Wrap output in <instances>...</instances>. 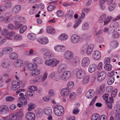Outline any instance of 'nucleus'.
<instances>
[{"instance_id":"obj_1","label":"nucleus","mask_w":120,"mask_h":120,"mask_svg":"<svg viewBox=\"0 0 120 120\" xmlns=\"http://www.w3.org/2000/svg\"><path fill=\"white\" fill-rule=\"evenodd\" d=\"M74 71L78 79H82L86 76L85 71L84 70L82 69L79 68H76L74 69Z\"/></svg>"},{"instance_id":"obj_2","label":"nucleus","mask_w":120,"mask_h":120,"mask_svg":"<svg viewBox=\"0 0 120 120\" xmlns=\"http://www.w3.org/2000/svg\"><path fill=\"white\" fill-rule=\"evenodd\" d=\"M59 61L57 59L52 58L46 60L45 62V64L46 65L54 67L56 66L59 63Z\"/></svg>"},{"instance_id":"obj_3","label":"nucleus","mask_w":120,"mask_h":120,"mask_svg":"<svg viewBox=\"0 0 120 120\" xmlns=\"http://www.w3.org/2000/svg\"><path fill=\"white\" fill-rule=\"evenodd\" d=\"M73 53L70 50L65 51L63 54V57L66 60H69L72 59L74 57Z\"/></svg>"},{"instance_id":"obj_4","label":"nucleus","mask_w":120,"mask_h":120,"mask_svg":"<svg viewBox=\"0 0 120 120\" xmlns=\"http://www.w3.org/2000/svg\"><path fill=\"white\" fill-rule=\"evenodd\" d=\"M64 112L63 107L62 106H59L55 107L54 112L55 114L58 116H60L63 115Z\"/></svg>"},{"instance_id":"obj_5","label":"nucleus","mask_w":120,"mask_h":120,"mask_svg":"<svg viewBox=\"0 0 120 120\" xmlns=\"http://www.w3.org/2000/svg\"><path fill=\"white\" fill-rule=\"evenodd\" d=\"M81 38L80 36L76 34L72 35L70 38L71 42L74 44L78 43L80 41Z\"/></svg>"},{"instance_id":"obj_6","label":"nucleus","mask_w":120,"mask_h":120,"mask_svg":"<svg viewBox=\"0 0 120 120\" xmlns=\"http://www.w3.org/2000/svg\"><path fill=\"white\" fill-rule=\"evenodd\" d=\"M90 63V58L88 57H84L82 60V66L84 68L87 67Z\"/></svg>"},{"instance_id":"obj_7","label":"nucleus","mask_w":120,"mask_h":120,"mask_svg":"<svg viewBox=\"0 0 120 120\" xmlns=\"http://www.w3.org/2000/svg\"><path fill=\"white\" fill-rule=\"evenodd\" d=\"M71 73L69 71H64L62 75V79L65 81L68 79L71 76Z\"/></svg>"},{"instance_id":"obj_8","label":"nucleus","mask_w":120,"mask_h":120,"mask_svg":"<svg viewBox=\"0 0 120 120\" xmlns=\"http://www.w3.org/2000/svg\"><path fill=\"white\" fill-rule=\"evenodd\" d=\"M67 66L66 64L64 63L61 64L58 67L57 71L59 73H62L67 69Z\"/></svg>"},{"instance_id":"obj_9","label":"nucleus","mask_w":120,"mask_h":120,"mask_svg":"<svg viewBox=\"0 0 120 120\" xmlns=\"http://www.w3.org/2000/svg\"><path fill=\"white\" fill-rule=\"evenodd\" d=\"M106 74L105 71H103L101 72L98 74L97 80L99 82L103 81L105 78Z\"/></svg>"},{"instance_id":"obj_10","label":"nucleus","mask_w":120,"mask_h":120,"mask_svg":"<svg viewBox=\"0 0 120 120\" xmlns=\"http://www.w3.org/2000/svg\"><path fill=\"white\" fill-rule=\"evenodd\" d=\"M92 56L94 59L96 60H98L101 58V53L98 50L94 51L92 53Z\"/></svg>"},{"instance_id":"obj_11","label":"nucleus","mask_w":120,"mask_h":120,"mask_svg":"<svg viewBox=\"0 0 120 120\" xmlns=\"http://www.w3.org/2000/svg\"><path fill=\"white\" fill-rule=\"evenodd\" d=\"M9 112V109L5 105H2L0 107V114H6Z\"/></svg>"},{"instance_id":"obj_12","label":"nucleus","mask_w":120,"mask_h":120,"mask_svg":"<svg viewBox=\"0 0 120 120\" xmlns=\"http://www.w3.org/2000/svg\"><path fill=\"white\" fill-rule=\"evenodd\" d=\"M10 60L8 59H4L3 60L1 66L4 68H7L10 66Z\"/></svg>"},{"instance_id":"obj_13","label":"nucleus","mask_w":120,"mask_h":120,"mask_svg":"<svg viewBox=\"0 0 120 120\" xmlns=\"http://www.w3.org/2000/svg\"><path fill=\"white\" fill-rule=\"evenodd\" d=\"M53 53L50 52H47L44 53L43 57L45 60H47L53 57Z\"/></svg>"},{"instance_id":"obj_14","label":"nucleus","mask_w":120,"mask_h":120,"mask_svg":"<svg viewBox=\"0 0 120 120\" xmlns=\"http://www.w3.org/2000/svg\"><path fill=\"white\" fill-rule=\"evenodd\" d=\"M54 49L55 51L57 52H62L65 50V47L64 45H57L55 46Z\"/></svg>"},{"instance_id":"obj_15","label":"nucleus","mask_w":120,"mask_h":120,"mask_svg":"<svg viewBox=\"0 0 120 120\" xmlns=\"http://www.w3.org/2000/svg\"><path fill=\"white\" fill-rule=\"evenodd\" d=\"M37 41L40 44L45 45L49 43V40L48 38L44 37L43 38H39L37 39Z\"/></svg>"},{"instance_id":"obj_16","label":"nucleus","mask_w":120,"mask_h":120,"mask_svg":"<svg viewBox=\"0 0 120 120\" xmlns=\"http://www.w3.org/2000/svg\"><path fill=\"white\" fill-rule=\"evenodd\" d=\"M26 117L28 120H34L35 119V115L32 112H27L26 114Z\"/></svg>"},{"instance_id":"obj_17","label":"nucleus","mask_w":120,"mask_h":120,"mask_svg":"<svg viewBox=\"0 0 120 120\" xmlns=\"http://www.w3.org/2000/svg\"><path fill=\"white\" fill-rule=\"evenodd\" d=\"M71 90L67 88L62 89L60 91V94L62 96H67L70 93Z\"/></svg>"},{"instance_id":"obj_18","label":"nucleus","mask_w":120,"mask_h":120,"mask_svg":"<svg viewBox=\"0 0 120 120\" xmlns=\"http://www.w3.org/2000/svg\"><path fill=\"white\" fill-rule=\"evenodd\" d=\"M27 66L28 69L30 71H32L36 69L38 67L36 64L32 63L27 64Z\"/></svg>"},{"instance_id":"obj_19","label":"nucleus","mask_w":120,"mask_h":120,"mask_svg":"<svg viewBox=\"0 0 120 120\" xmlns=\"http://www.w3.org/2000/svg\"><path fill=\"white\" fill-rule=\"evenodd\" d=\"M74 15V13L72 11L69 10L67 12L65 15V17L66 19L71 20L73 18Z\"/></svg>"},{"instance_id":"obj_20","label":"nucleus","mask_w":120,"mask_h":120,"mask_svg":"<svg viewBox=\"0 0 120 120\" xmlns=\"http://www.w3.org/2000/svg\"><path fill=\"white\" fill-rule=\"evenodd\" d=\"M80 61L79 58L77 57H75L72 61V65L75 67L77 66Z\"/></svg>"},{"instance_id":"obj_21","label":"nucleus","mask_w":120,"mask_h":120,"mask_svg":"<svg viewBox=\"0 0 120 120\" xmlns=\"http://www.w3.org/2000/svg\"><path fill=\"white\" fill-rule=\"evenodd\" d=\"M97 65L95 64L90 65L88 68V71L89 73H92L94 71L96 70Z\"/></svg>"},{"instance_id":"obj_22","label":"nucleus","mask_w":120,"mask_h":120,"mask_svg":"<svg viewBox=\"0 0 120 120\" xmlns=\"http://www.w3.org/2000/svg\"><path fill=\"white\" fill-rule=\"evenodd\" d=\"M68 38V35L66 33H64L60 34L58 37V39L61 41H66Z\"/></svg>"},{"instance_id":"obj_23","label":"nucleus","mask_w":120,"mask_h":120,"mask_svg":"<svg viewBox=\"0 0 120 120\" xmlns=\"http://www.w3.org/2000/svg\"><path fill=\"white\" fill-rule=\"evenodd\" d=\"M94 47V45L93 44H90L89 45L86 51L87 54L88 55H89L91 54Z\"/></svg>"},{"instance_id":"obj_24","label":"nucleus","mask_w":120,"mask_h":120,"mask_svg":"<svg viewBox=\"0 0 120 120\" xmlns=\"http://www.w3.org/2000/svg\"><path fill=\"white\" fill-rule=\"evenodd\" d=\"M49 77L50 78H53L56 81H58L59 80L57 75H56L55 72H53L50 74L48 75Z\"/></svg>"},{"instance_id":"obj_25","label":"nucleus","mask_w":120,"mask_h":120,"mask_svg":"<svg viewBox=\"0 0 120 120\" xmlns=\"http://www.w3.org/2000/svg\"><path fill=\"white\" fill-rule=\"evenodd\" d=\"M44 112L45 114L47 115H51L52 113L51 108L50 107L46 108L44 110Z\"/></svg>"},{"instance_id":"obj_26","label":"nucleus","mask_w":120,"mask_h":120,"mask_svg":"<svg viewBox=\"0 0 120 120\" xmlns=\"http://www.w3.org/2000/svg\"><path fill=\"white\" fill-rule=\"evenodd\" d=\"M28 52L29 53L28 54V56H33L38 54V52L32 49H29Z\"/></svg>"},{"instance_id":"obj_27","label":"nucleus","mask_w":120,"mask_h":120,"mask_svg":"<svg viewBox=\"0 0 120 120\" xmlns=\"http://www.w3.org/2000/svg\"><path fill=\"white\" fill-rule=\"evenodd\" d=\"M23 115V114L22 112L20 111L17 112L15 114V116L16 117V119L15 118V120H21Z\"/></svg>"},{"instance_id":"obj_28","label":"nucleus","mask_w":120,"mask_h":120,"mask_svg":"<svg viewBox=\"0 0 120 120\" xmlns=\"http://www.w3.org/2000/svg\"><path fill=\"white\" fill-rule=\"evenodd\" d=\"M46 32L48 33L52 34H55L56 32L55 29L50 26H49L47 28Z\"/></svg>"},{"instance_id":"obj_29","label":"nucleus","mask_w":120,"mask_h":120,"mask_svg":"<svg viewBox=\"0 0 120 120\" xmlns=\"http://www.w3.org/2000/svg\"><path fill=\"white\" fill-rule=\"evenodd\" d=\"M33 61L34 62V64H41L42 63V60L41 58L37 57L33 60Z\"/></svg>"},{"instance_id":"obj_30","label":"nucleus","mask_w":120,"mask_h":120,"mask_svg":"<svg viewBox=\"0 0 120 120\" xmlns=\"http://www.w3.org/2000/svg\"><path fill=\"white\" fill-rule=\"evenodd\" d=\"M15 79L18 80L17 84H15L16 90L20 88V85L22 84V81L19 80V78L16 76H15Z\"/></svg>"},{"instance_id":"obj_31","label":"nucleus","mask_w":120,"mask_h":120,"mask_svg":"<svg viewBox=\"0 0 120 120\" xmlns=\"http://www.w3.org/2000/svg\"><path fill=\"white\" fill-rule=\"evenodd\" d=\"M23 64V62L21 59H18L15 61V67H20L22 66Z\"/></svg>"},{"instance_id":"obj_32","label":"nucleus","mask_w":120,"mask_h":120,"mask_svg":"<svg viewBox=\"0 0 120 120\" xmlns=\"http://www.w3.org/2000/svg\"><path fill=\"white\" fill-rule=\"evenodd\" d=\"M32 71L31 73V75L33 76H36L38 75L40 73L39 70L36 69L32 70Z\"/></svg>"},{"instance_id":"obj_33","label":"nucleus","mask_w":120,"mask_h":120,"mask_svg":"<svg viewBox=\"0 0 120 120\" xmlns=\"http://www.w3.org/2000/svg\"><path fill=\"white\" fill-rule=\"evenodd\" d=\"M90 76L89 75L86 76L85 78L83 79L82 81V83L83 85L86 84L89 82Z\"/></svg>"},{"instance_id":"obj_34","label":"nucleus","mask_w":120,"mask_h":120,"mask_svg":"<svg viewBox=\"0 0 120 120\" xmlns=\"http://www.w3.org/2000/svg\"><path fill=\"white\" fill-rule=\"evenodd\" d=\"M12 48L10 47H7L4 48L3 49V52L6 53H8L12 51Z\"/></svg>"},{"instance_id":"obj_35","label":"nucleus","mask_w":120,"mask_h":120,"mask_svg":"<svg viewBox=\"0 0 120 120\" xmlns=\"http://www.w3.org/2000/svg\"><path fill=\"white\" fill-rule=\"evenodd\" d=\"M118 44V42L116 40L113 41L111 42V45L113 48H115L117 47Z\"/></svg>"},{"instance_id":"obj_36","label":"nucleus","mask_w":120,"mask_h":120,"mask_svg":"<svg viewBox=\"0 0 120 120\" xmlns=\"http://www.w3.org/2000/svg\"><path fill=\"white\" fill-rule=\"evenodd\" d=\"M76 97V93L74 92H72L70 94L69 99L71 101L74 100L75 99Z\"/></svg>"},{"instance_id":"obj_37","label":"nucleus","mask_w":120,"mask_h":120,"mask_svg":"<svg viewBox=\"0 0 120 120\" xmlns=\"http://www.w3.org/2000/svg\"><path fill=\"white\" fill-rule=\"evenodd\" d=\"M15 19L17 20H19L21 22H25L26 21L24 17L19 16L17 15L15 16Z\"/></svg>"},{"instance_id":"obj_38","label":"nucleus","mask_w":120,"mask_h":120,"mask_svg":"<svg viewBox=\"0 0 120 120\" xmlns=\"http://www.w3.org/2000/svg\"><path fill=\"white\" fill-rule=\"evenodd\" d=\"M112 18V17L111 16H108L104 20V25H107L111 20Z\"/></svg>"},{"instance_id":"obj_39","label":"nucleus","mask_w":120,"mask_h":120,"mask_svg":"<svg viewBox=\"0 0 120 120\" xmlns=\"http://www.w3.org/2000/svg\"><path fill=\"white\" fill-rule=\"evenodd\" d=\"M91 120H100L99 115L98 114H93L91 117Z\"/></svg>"},{"instance_id":"obj_40","label":"nucleus","mask_w":120,"mask_h":120,"mask_svg":"<svg viewBox=\"0 0 120 120\" xmlns=\"http://www.w3.org/2000/svg\"><path fill=\"white\" fill-rule=\"evenodd\" d=\"M19 100H20L21 102L23 105H25L27 104V99L23 97H20L19 98Z\"/></svg>"},{"instance_id":"obj_41","label":"nucleus","mask_w":120,"mask_h":120,"mask_svg":"<svg viewBox=\"0 0 120 120\" xmlns=\"http://www.w3.org/2000/svg\"><path fill=\"white\" fill-rule=\"evenodd\" d=\"M89 27V25L88 23L86 22L82 25V29L83 30H88Z\"/></svg>"},{"instance_id":"obj_42","label":"nucleus","mask_w":120,"mask_h":120,"mask_svg":"<svg viewBox=\"0 0 120 120\" xmlns=\"http://www.w3.org/2000/svg\"><path fill=\"white\" fill-rule=\"evenodd\" d=\"M74 83L73 81H70L68 82L67 84V88L68 89H69L70 90L74 86Z\"/></svg>"},{"instance_id":"obj_43","label":"nucleus","mask_w":120,"mask_h":120,"mask_svg":"<svg viewBox=\"0 0 120 120\" xmlns=\"http://www.w3.org/2000/svg\"><path fill=\"white\" fill-rule=\"evenodd\" d=\"M29 107L28 109V111H30L32 109H34L35 107V105L33 103H30L28 105Z\"/></svg>"},{"instance_id":"obj_44","label":"nucleus","mask_w":120,"mask_h":120,"mask_svg":"<svg viewBox=\"0 0 120 120\" xmlns=\"http://www.w3.org/2000/svg\"><path fill=\"white\" fill-rule=\"evenodd\" d=\"M106 14H104L101 15L99 19V22H103L105 19L106 18Z\"/></svg>"},{"instance_id":"obj_45","label":"nucleus","mask_w":120,"mask_h":120,"mask_svg":"<svg viewBox=\"0 0 120 120\" xmlns=\"http://www.w3.org/2000/svg\"><path fill=\"white\" fill-rule=\"evenodd\" d=\"M115 79L114 77H111L107 81V83L109 85L112 84L114 82Z\"/></svg>"},{"instance_id":"obj_46","label":"nucleus","mask_w":120,"mask_h":120,"mask_svg":"<svg viewBox=\"0 0 120 120\" xmlns=\"http://www.w3.org/2000/svg\"><path fill=\"white\" fill-rule=\"evenodd\" d=\"M35 35L33 33L29 34L27 35L28 38L30 40H33L35 38Z\"/></svg>"},{"instance_id":"obj_47","label":"nucleus","mask_w":120,"mask_h":120,"mask_svg":"<svg viewBox=\"0 0 120 120\" xmlns=\"http://www.w3.org/2000/svg\"><path fill=\"white\" fill-rule=\"evenodd\" d=\"M22 25V24L18 21H15V30L19 29Z\"/></svg>"},{"instance_id":"obj_48","label":"nucleus","mask_w":120,"mask_h":120,"mask_svg":"<svg viewBox=\"0 0 120 120\" xmlns=\"http://www.w3.org/2000/svg\"><path fill=\"white\" fill-rule=\"evenodd\" d=\"M27 29V27L26 26H23L20 29L19 31V33L21 34H22L24 33Z\"/></svg>"},{"instance_id":"obj_49","label":"nucleus","mask_w":120,"mask_h":120,"mask_svg":"<svg viewBox=\"0 0 120 120\" xmlns=\"http://www.w3.org/2000/svg\"><path fill=\"white\" fill-rule=\"evenodd\" d=\"M104 68L105 70L109 71H110L112 69V66L110 64L105 65L104 66Z\"/></svg>"},{"instance_id":"obj_50","label":"nucleus","mask_w":120,"mask_h":120,"mask_svg":"<svg viewBox=\"0 0 120 120\" xmlns=\"http://www.w3.org/2000/svg\"><path fill=\"white\" fill-rule=\"evenodd\" d=\"M15 34L14 32H11L9 33L6 34L5 35V36L7 38H10L12 37Z\"/></svg>"},{"instance_id":"obj_51","label":"nucleus","mask_w":120,"mask_h":120,"mask_svg":"<svg viewBox=\"0 0 120 120\" xmlns=\"http://www.w3.org/2000/svg\"><path fill=\"white\" fill-rule=\"evenodd\" d=\"M56 13L57 16L59 17L62 16L64 14V12L61 10H59L57 11Z\"/></svg>"},{"instance_id":"obj_52","label":"nucleus","mask_w":120,"mask_h":120,"mask_svg":"<svg viewBox=\"0 0 120 120\" xmlns=\"http://www.w3.org/2000/svg\"><path fill=\"white\" fill-rule=\"evenodd\" d=\"M119 26V24L118 23L116 22H114L112 23V26H112L113 28H115L116 30V29Z\"/></svg>"},{"instance_id":"obj_53","label":"nucleus","mask_w":120,"mask_h":120,"mask_svg":"<svg viewBox=\"0 0 120 120\" xmlns=\"http://www.w3.org/2000/svg\"><path fill=\"white\" fill-rule=\"evenodd\" d=\"M115 29L113 28L112 26H110L109 27V31L108 32V34H112L114 32H115Z\"/></svg>"},{"instance_id":"obj_54","label":"nucleus","mask_w":120,"mask_h":120,"mask_svg":"<svg viewBox=\"0 0 120 120\" xmlns=\"http://www.w3.org/2000/svg\"><path fill=\"white\" fill-rule=\"evenodd\" d=\"M14 99L15 98H14L10 96L7 97L5 98V100L7 101H12L14 100Z\"/></svg>"},{"instance_id":"obj_55","label":"nucleus","mask_w":120,"mask_h":120,"mask_svg":"<svg viewBox=\"0 0 120 120\" xmlns=\"http://www.w3.org/2000/svg\"><path fill=\"white\" fill-rule=\"evenodd\" d=\"M23 39V37L22 36L19 34L15 35V40L20 41Z\"/></svg>"},{"instance_id":"obj_56","label":"nucleus","mask_w":120,"mask_h":120,"mask_svg":"<svg viewBox=\"0 0 120 120\" xmlns=\"http://www.w3.org/2000/svg\"><path fill=\"white\" fill-rule=\"evenodd\" d=\"M119 36V34L116 31L114 32L112 34V37L115 38H118Z\"/></svg>"},{"instance_id":"obj_57","label":"nucleus","mask_w":120,"mask_h":120,"mask_svg":"<svg viewBox=\"0 0 120 120\" xmlns=\"http://www.w3.org/2000/svg\"><path fill=\"white\" fill-rule=\"evenodd\" d=\"M82 20V19H79L77 20V21L74 26V28H75L79 26Z\"/></svg>"},{"instance_id":"obj_58","label":"nucleus","mask_w":120,"mask_h":120,"mask_svg":"<svg viewBox=\"0 0 120 120\" xmlns=\"http://www.w3.org/2000/svg\"><path fill=\"white\" fill-rule=\"evenodd\" d=\"M56 8V7L52 5H50L47 8V9L49 11H51Z\"/></svg>"},{"instance_id":"obj_59","label":"nucleus","mask_w":120,"mask_h":120,"mask_svg":"<svg viewBox=\"0 0 120 120\" xmlns=\"http://www.w3.org/2000/svg\"><path fill=\"white\" fill-rule=\"evenodd\" d=\"M28 89L30 90H31L32 91L34 92V91H36L37 88L36 87L34 86H29L28 87Z\"/></svg>"},{"instance_id":"obj_60","label":"nucleus","mask_w":120,"mask_h":120,"mask_svg":"<svg viewBox=\"0 0 120 120\" xmlns=\"http://www.w3.org/2000/svg\"><path fill=\"white\" fill-rule=\"evenodd\" d=\"M104 62L105 65L109 64L110 63L109 58L108 57L106 58L104 60Z\"/></svg>"},{"instance_id":"obj_61","label":"nucleus","mask_w":120,"mask_h":120,"mask_svg":"<svg viewBox=\"0 0 120 120\" xmlns=\"http://www.w3.org/2000/svg\"><path fill=\"white\" fill-rule=\"evenodd\" d=\"M9 57L10 60H15V53L12 52L10 54Z\"/></svg>"},{"instance_id":"obj_62","label":"nucleus","mask_w":120,"mask_h":120,"mask_svg":"<svg viewBox=\"0 0 120 120\" xmlns=\"http://www.w3.org/2000/svg\"><path fill=\"white\" fill-rule=\"evenodd\" d=\"M79 109L77 107H76L73 110L72 112L74 114H77L79 113Z\"/></svg>"},{"instance_id":"obj_63","label":"nucleus","mask_w":120,"mask_h":120,"mask_svg":"<svg viewBox=\"0 0 120 120\" xmlns=\"http://www.w3.org/2000/svg\"><path fill=\"white\" fill-rule=\"evenodd\" d=\"M117 92V90L115 89L111 94L112 97H116Z\"/></svg>"},{"instance_id":"obj_64","label":"nucleus","mask_w":120,"mask_h":120,"mask_svg":"<svg viewBox=\"0 0 120 120\" xmlns=\"http://www.w3.org/2000/svg\"><path fill=\"white\" fill-rule=\"evenodd\" d=\"M12 19V18L11 17H8L4 19V21L5 23H8L11 21Z\"/></svg>"}]
</instances>
